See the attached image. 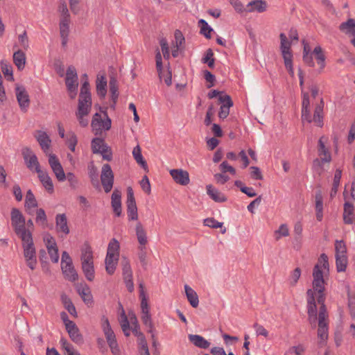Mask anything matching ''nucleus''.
<instances>
[{
    "instance_id": "nucleus-1",
    "label": "nucleus",
    "mask_w": 355,
    "mask_h": 355,
    "mask_svg": "<svg viewBox=\"0 0 355 355\" xmlns=\"http://www.w3.org/2000/svg\"><path fill=\"white\" fill-rule=\"evenodd\" d=\"M329 270L328 257L322 254L318 263L314 266L313 270L312 288L307 291V309L309 321L315 328L318 321L317 331L318 345L320 347L326 345L328 334V315L323 304L324 280V273Z\"/></svg>"
},
{
    "instance_id": "nucleus-2",
    "label": "nucleus",
    "mask_w": 355,
    "mask_h": 355,
    "mask_svg": "<svg viewBox=\"0 0 355 355\" xmlns=\"http://www.w3.org/2000/svg\"><path fill=\"white\" fill-rule=\"evenodd\" d=\"M83 78L84 80L80 87L76 116L79 124L82 127H86L89 124V114L92 106V99L87 75L84 74Z\"/></svg>"
},
{
    "instance_id": "nucleus-3",
    "label": "nucleus",
    "mask_w": 355,
    "mask_h": 355,
    "mask_svg": "<svg viewBox=\"0 0 355 355\" xmlns=\"http://www.w3.org/2000/svg\"><path fill=\"white\" fill-rule=\"evenodd\" d=\"M80 265L82 271L87 280L94 281L95 278V268L94 263V252L87 243H85L80 248Z\"/></svg>"
},
{
    "instance_id": "nucleus-4",
    "label": "nucleus",
    "mask_w": 355,
    "mask_h": 355,
    "mask_svg": "<svg viewBox=\"0 0 355 355\" xmlns=\"http://www.w3.org/2000/svg\"><path fill=\"white\" fill-rule=\"evenodd\" d=\"M328 139L326 137H321L318 141V154L319 158L314 159L313 168L318 174L324 171L322 165L329 164L331 161V155L329 147L327 146Z\"/></svg>"
},
{
    "instance_id": "nucleus-5",
    "label": "nucleus",
    "mask_w": 355,
    "mask_h": 355,
    "mask_svg": "<svg viewBox=\"0 0 355 355\" xmlns=\"http://www.w3.org/2000/svg\"><path fill=\"white\" fill-rule=\"evenodd\" d=\"M19 238L22 241L24 256L26 259L27 266L31 270H34L37 263V260L36 251L34 246L32 234H26V236Z\"/></svg>"
},
{
    "instance_id": "nucleus-6",
    "label": "nucleus",
    "mask_w": 355,
    "mask_h": 355,
    "mask_svg": "<svg viewBox=\"0 0 355 355\" xmlns=\"http://www.w3.org/2000/svg\"><path fill=\"white\" fill-rule=\"evenodd\" d=\"M21 154L27 168L31 171L37 173L42 184L44 185V175L40 169L36 155L28 147H24L21 149Z\"/></svg>"
},
{
    "instance_id": "nucleus-7",
    "label": "nucleus",
    "mask_w": 355,
    "mask_h": 355,
    "mask_svg": "<svg viewBox=\"0 0 355 355\" xmlns=\"http://www.w3.org/2000/svg\"><path fill=\"white\" fill-rule=\"evenodd\" d=\"M60 267L64 279L71 282L78 280V272L73 266L71 256L67 251L62 252Z\"/></svg>"
},
{
    "instance_id": "nucleus-8",
    "label": "nucleus",
    "mask_w": 355,
    "mask_h": 355,
    "mask_svg": "<svg viewBox=\"0 0 355 355\" xmlns=\"http://www.w3.org/2000/svg\"><path fill=\"white\" fill-rule=\"evenodd\" d=\"M119 322L125 336H130V330H132L134 334H139V332H141L137 317L132 312H129L127 316L124 310H122Z\"/></svg>"
},
{
    "instance_id": "nucleus-9",
    "label": "nucleus",
    "mask_w": 355,
    "mask_h": 355,
    "mask_svg": "<svg viewBox=\"0 0 355 355\" xmlns=\"http://www.w3.org/2000/svg\"><path fill=\"white\" fill-rule=\"evenodd\" d=\"M281 45L280 50L284 62L286 69L291 77H294V69L293 66V54L291 51V42L284 33L280 35Z\"/></svg>"
},
{
    "instance_id": "nucleus-10",
    "label": "nucleus",
    "mask_w": 355,
    "mask_h": 355,
    "mask_svg": "<svg viewBox=\"0 0 355 355\" xmlns=\"http://www.w3.org/2000/svg\"><path fill=\"white\" fill-rule=\"evenodd\" d=\"M65 85L69 98L74 99L78 93V78L77 71L73 66H69L67 69Z\"/></svg>"
},
{
    "instance_id": "nucleus-11",
    "label": "nucleus",
    "mask_w": 355,
    "mask_h": 355,
    "mask_svg": "<svg viewBox=\"0 0 355 355\" xmlns=\"http://www.w3.org/2000/svg\"><path fill=\"white\" fill-rule=\"evenodd\" d=\"M11 223L15 234L19 237L31 234V232L26 228V221L24 216L17 208H13L11 211Z\"/></svg>"
},
{
    "instance_id": "nucleus-12",
    "label": "nucleus",
    "mask_w": 355,
    "mask_h": 355,
    "mask_svg": "<svg viewBox=\"0 0 355 355\" xmlns=\"http://www.w3.org/2000/svg\"><path fill=\"white\" fill-rule=\"evenodd\" d=\"M25 207L26 211L30 215H33L36 212V220L37 223L43 224L44 221V210L43 209H37V202L31 190H28L25 198Z\"/></svg>"
},
{
    "instance_id": "nucleus-13",
    "label": "nucleus",
    "mask_w": 355,
    "mask_h": 355,
    "mask_svg": "<svg viewBox=\"0 0 355 355\" xmlns=\"http://www.w3.org/2000/svg\"><path fill=\"white\" fill-rule=\"evenodd\" d=\"M101 326L105 334L107 343L111 349L113 355H121V351L119 347L115 334L111 328L110 322L106 318H103Z\"/></svg>"
},
{
    "instance_id": "nucleus-14",
    "label": "nucleus",
    "mask_w": 355,
    "mask_h": 355,
    "mask_svg": "<svg viewBox=\"0 0 355 355\" xmlns=\"http://www.w3.org/2000/svg\"><path fill=\"white\" fill-rule=\"evenodd\" d=\"M48 162L58 180L60 182L66 180L65 173L59 158L54 154H49Z\"/></svg>"
},
{
    "instance_id": "nucleus-15",
    "label": "nucleus",
    "mask_w": 355,
    "mask_h": 355,
    "mask_svg": "<svg viewBox=\"0 0 355 355\" xmlns=\"http://www.w3.org/2000/svg\"><path fill=\"white\" fill-rule=\"evenodd\" d=\"M101 180L105 191L110 192L113 187L114 174L110 166L107 164L102 167Z\"/></svg>"
},
{
    "instance_id": "nucleus-16",
    "label": "nucleus",
    "mask_w": 355,
    "mask_h": 355,
    "mask_svg": "<svg viewBox=\"0 0 355 355\" xmlns=\"http://www.w3.org/2000/svg\"><path fill=\"white\" fill-rule=\"evenodd\" d=\"M127 214L129 220H137L138 219L137 207L134 197L133 190L131 187L127 189Z\"/></svg>"
},
{
    "instance_id": "nucleus-17",
    "label": "nucleus",
    "mask_w": 355,
    "mask_h": 355,
    "mask_svg": "<svg viewBox=\"0 0 355 355\" xmlns=\"http://www.w3.org/2000/svg\"><path fill=\"white\" fill-rule=\"evenodd\" d=\"M92 150L94 153L101 154L107 160H110L112 157L111 151L102 139L94 138L92 139Z\"/></svg>"
},
{
    "instance_id": "nucleus-18",
    "label": "nucleus",
    "mask_w": 355,
    "mask_h": 355,
    "mask_svg": "<svg viewBox=\"0 0 355 355\" xmlns=\"http://www.w3.org/2000/svg\"><path fill=\"white\" fill-rule=\"evenodd\" d=\"M70 17L68 15L62 16L60 21V35L61 37L62 46L65 49L69 42L70 32Z\"/></svg>"
},
{
    "instance_id": "nucleus-19",
    "label": "nucleus",
    "mask_w": 355,
    "mask_h": 355,
    "mask_svg": "<svg viewBox=\"0 0 355 355\" xmlns=\"http://www.w3.org/2000/svg\"><path fill=\"white\" fill-rule=\"evenodd\" d=\"M58 130L60 137L64 139L66 145L71 152L74 153L78 143V138L75 132L69 131L65 134L64 128L60 123L58 124Z\"/></svg>"
},
{
    "instance_id": "nucleus-20",
    "label": "nucleus",
    "mask_w": 355,
    "mask_h": 355,
    "mask_svg": "<svg viewBox=\"0 0 355 355\" xmlns=\"http://www.w3.org/2000/svg\"><path fill=\"white\" fill-rule=\"evenodd\" d=\"M46 248L51 261L57 263L60 259L58 247L55 239L49 234H46Z\"/></svg>"
},
{
    "instance_id": "nucleus-21",
    "label": "nucleus",
    "mask_w": 355,
    "mask_h": 355,
    "mask_svg": "<svg viewBox=\"0 0 355 355\" xmlns=\"http://www.w3.org/2000/svg\"><path fill=\"white\" fill-rule=\"evenodd\" d=\"M173 181L181 186H187L190 182L189 173L182 168H174L169 171Z\"/></svg>"
},
{
    "instance_id": "nucleus-22",
    "label": "nucleus",
    "mask_w": 355,
    "mask_h": 355,
    "mask_svg": "<svg viewBox=\"0 0 355 355\" xmlns=\"http://www.w3.org/2000/svg\"><path fill=\"white\" fill-rule=\"evenodd\" d=\"M15 94L19 105V107L23 112H26L29 107L30 100L28 94L24 86L17 85L15 87Z\"/></svg>"
},
{
    "instance_id": "nucleus-23",
    "label": "nucleus",
    "mask_w": 355,
    "mask_h": 355,
    "mask_svg": "<svg viewBox=\"0 0 355 355\" xmlns=\"http://www.w3.org/2000/svg\"><path fill=\"white\" fill-rule=\"evenodd\" d=\"M219 102L221 103V106L218 112V117L220 120H224L230 114V109L233 106V102L227 94H221Z\"/></svg>"
},
{
    "instance_id": "nucleus-24",
    "label": "nucleus",
    "mask_w": 355,
    "mask_h": 355,
    "mask_svg": "<svg viewBox=\"0 0 355 355\" xmlns=\"http://www.w3.org/2000/svg\"><path fill=\"white\" fill-rule=\"evenodd\" d=\"M55 230L56 232L64 237L69 234V227L68 226L67 218L64 214H59L55 216Z\"/></svg>"
},
{
    "instance_id": "nucleus-25",
    "label": "nucleus",
    "mask_w": 355,
    "mask_h": 355,
    "mask_svg": "<svg viewBox=\"0 0 355 355\" xmlns=\"http://www.w3.org/2000/svg\"><path fill=\"white\" fill-rule=\"evenodd\" d=\"M267 3L263 0H252L250 1L245 6V12L246 13H252V12H257L261 13L266 10Z\"/></svg>"
},
{
    "instance_id": "nucleus-26",
    "label": "nucleus",
    "mask_w": 355,
    "mask_h": 355,
    "mask_svg": "<svg viewBox=\"0 0 355 355\" xmlns=\"http://www.w3.org/2000/svg\"><path fill=\"white\" fill-rule=\"evenodd\" d=\"M302 121L311 123V115L310 112V101L308 93L302 91Z\"/></svg>"
},
{
    "instance_id": "nucleus-27",
    "label": "nucleus",
    "mask_w": 355,
    "mask_h": 355,
    "mask_svg": "<svg viewBox=\"0 0 355 355\" xmlns=\"http://www.w3.org/2000/svg\"><path fill=\"white\" fill-rule=\"evenodd\" d=\"M77 291L83 302L88 306L93 303V297L89 287L85 283H80L76 287Z\"/></svg>"
},
{
    "instance_id": "nucleus-28",
    "label": "nucleus",
    "mask_w": 355,
    "mask_h": 355,
    "mask_svg": "<svg viewBox=\"0 0 355 355\" xmlns=\"http://www.w3.org/2000/svg\"><path fill=\"white\" fill-rule=\"evenodd\" d=\"M135 234L139 243V250L143 251L148 243V238L144 227L141 222H137L135 226Z\"/></svg>"
},
{
    "instance_id": "nucleus-29",
    "label": "nucleus",
    "mask_w": 355,
    "mask_h": 355,
    "mask_svg": "<svg viewBox=\"0 0 355 355\" xmlns=\"http://www.w3.org/2000/svg\"><path fill=\"white\" fill-rule=\"evenodd\" d=\"M339 28L343 33L354 37L351 42L355 47V20L349 19L347 21L341 23Z\"/></svg>"
},
{
    "instance_id": "nucleus-30",
    "label": "nucleus",
    "mask_w": 355,
    "mask_h": 355,
    "mask_svg": "<svg viewBox=\"0 0 355 355\" xmlns=\"http://www.w3.org/2000/svg\"><path fill=\"white\" fill-rule=\"evenodd\" d=\"M207 195L216 202H224L227 200L225 196L220 192L218 189L215 188L211 184L206 186Z\"/></svg>"
},
{
    "instance_id": "nucleus-31",
    "label": "nucleus",
    "mask_w": 355,
    "mask_h": 355,
    "mask_svg": "<svg viewBox=\"0 0 355 355\" xmlns=\"http://www.w3.org/2000/svg\"><path fill=\"white\" fill-rule=\"evenodd\" d=\"M174 37V41L172 44V55L175 58L178 55L179 51L184 42V37L180 31L176 30Z\"/></svg>"
},
{
    "instance_id": "nucleus-32",
    "label": "nucleus",
    "mask_w": 355,
    "mask_h": 355,
    "mask_svg": "<svg viewBox=\"0 0 355 355\" xmlns=\"http://www.w3.org/2000/svg\"><path fill=\"white\" fill-rule=\"evenodd\" d=\"M319 66V72H322L326 66V57L320 46H317L314 48L312 53Z\"/></svg>"
},
{
    "instance_id": "nucleus-33",
    "label": "nucleus",
    "mask_w": 355,
    "mask_h": 355,
    "mask_svg": "<svg viewBox=\"0 0 355 355\" xmlns=\"http://www.w3.org/2000/svg\"><path fill=\"white\" fill-rule=\"evenodd\" d=\"M67 324L65 327L71 340L76 343H81L82 336L79 334V330L76 324L71 320H67Z\"/></svg>"
},
{
    "instance_id": "nucleus-34",
    "label": "nucleus",
    "mask_w": 355,
    "mask_h": 355,
    "mask_svg": "<svg viewBox=\"0 0 355 355\" xmlns=\"http://www.w3.org/2000/svg\"><path fill=\"white\" fill-rule=\"evenodd\" d=\"M188 338L189 341L197 347L201 349H207L210 346V343L202 336L197 334H189Z\"/></svg>"
},
{
    "instance_id": "nucleus-35",
    "label": "nucleus",
    "mask_w": 355,
    "mask_h": 355,
    "mask_svg": "<svg viewBox=\"0 0 355 355\" xmlns=\"http://www.w3.org/2000/svg\"><path fill=\"white\" fill-rule=\"evenodd\" d=\"M187 298L193 308H196L199 304V299L196 292L189 285L185 284L184 286Z\"/></svg>"
},
{
    "instance_id": "nucleus-36",
    "label": "nucleus",
    "mask_w": 355,
    "mask_h": 355,
    "mask_svg": "<svg viewBox=\"0 0 355 355\" xmlns=\"http://www.w3.org/2000/svg\"><path fill=\"white\" fill-rule=\"evenodd\" d=\"M112 207L116 216L121 214V193L114 190L112 194Z\"/></svg>"
},
{
    "instance_id": "nucleus-37",
    "label": "nucleus",
    "mask_w": 355,
    "mask_h": 355,
    "mask_svg": "<svg viewBox=\"0 0 355 355\" xmlns=\"http://www.w3.org/2000/svg\"><path fill=\"white\" fill-rule=\"evenodd\" d=\"M96 86L97 94L104 98L107 94V79L104 75H98Z\"/></svg>"
},
{
    "instance_id": "nucleus-38",
    "label": "nucleus",
    "mask_w": 355,
    "mask_h": 355,
    "mask_svg": "<svg viewBox=\"0 0 355 355\" xmlns=\"http://www.w3.org/2000/svg\"><path fill=\"white\" fill-rule=\"evenodd\" d=\"M354 208L352 204L346 202L344 205L343 220L346 224H352L354 221Z\"/></svg>"
},
{
    "instance_id": "nucleus-39",
    "label": "nucleus",
    "mask_w": 355,
    "mask_h": 355,
    "mask_svg": "<svg viewBox=\"0 0 355 355\" xmlns=\"http://www.w3.org/2000/svg\"><path fill=\"white\" fill-rule=\"evenodd\" d=\"M120 243L116 239H112L108 243L106 257L119 258Z\"/></svg>"
},
{
    "instance_id": "nucleus-40",
    "label": "nucleus",
    "mask_w": 355,
    "mask_h": 355,
    "mask_svg": "<svg viewBox=\"0 0 355 355\" xmlns=\"http://www.w3.org/2000/svg\"><path fill=\"white\" fill-rule=\"evenodd\" d=\"M26 60V55L23 51L17 50L13 53V62L18 70H22L24 68Z\"/></svg>"
},
{
    "instance_id": "nucleus-41",
    "label": "nucleus",
    "mask_w": 355,
    "mask_h": 355,
    "mask_svg": "<svg viewBox=\"0 0 355 355\" xmlns=\"http://www.w3.org/2000/svg\"><path fill=\"white\" fill-rule=\"evenodd\" d=\"M119 258L106 257L105 259V270L107 274L113 275L116 269Z\"/></svg>"
},
{
    "instance_id": "nucleus-42",
    "label": "nucleus",
    "mask_w": 355,
    "mask_h": 355,
    "mask_svg": "<svg viewBox=\"0 0 355 355\" xmlns=\"http://www.w3.org/2000/svg\"><path fill=\"white\" fill-rule=\"evenodd\" d=\"M290 234V230L288 224L282 223L274 232V237L276 241H279L283 237H287Z\"/></svg>"
},
{
    "instance_id": "nucleus-43",
    "label": "nucleus",
    "mask_w": 355,
    "mask_h": 355,
    "mask_svg": "<svg viewBox=\"0 0 355 355\" xmlns=\"http://www.w3.org/2000/svg\"><path fill=\"white\" fill-rule=\"evenodd\" d=\"M132 156L137 163L139 164L143 168L146 169L148 168L146 162L145 161L141 154V149L139 145L133 148Z\"/></svg>"
},
{
    "instance_id": "nucleus-44",
    "label": "nucleus",
    "mask_w": 355,
    "mask_h": 355,
    "mask_svg": "<svg viewBox=\"0 0 355 355\" xmlns=\"http://www.w3.org/2000/svg\"><path fill=\"white\" fill-rule=\"evenodd\" d=\"M121 266L122 268V273L123 277H131L132 276V271L130 266V260L125 256H123L121 261Z\"/></svg>"
},
{
    "instance_id": "nucleus-45",
    "label": "nucleus",
    "mask_w": 355,
    "mask_h": 355,
    "mask_svg": "<svg viewBox=\"0 0 355 355\" xmlns=\"http://www.w3.org/2000/svg\"><path fill=\"white\" fill-rule=\"evenodd\" d=\"M1 68L2 73H3L5 78L9 80L12 81L14 80L12 75V67L6 60H2L1 61Z\"/></svg>"
},
{
    "instance_id": "nucleus-46",
    "label": "nucleus",
    "mask_w": 355,
    "mask_h": 355,
    "mask_svg": "<svg viewBox=\"0 0 355 355\" xmlns=\"http://www.w3.org/2000/svg\"><path fill=\"white\" fill-rule=\"evenodd\" d=\"M62 302L64 304V308L68 312L73 316L77 317V312L74 305L71 301L70 298L65 295H62L61 297Z\"/></svg>"
},
{
    "instance_id": "nucleus-47",
    "label": "nucleus",
    "mask_w": 355,
    "mask_h": 355,
    "mask_svg": "<svg viewBox=\"0 0 355 355\" xmlns=\"http://www.w3.org/2000/svg\"><path fill=\"white\" fill-rule=\"evenodd\" d=\"M335 257L337 271L339 272L345 271L348 262L347 256L337 255Z\"/></svg>"
},
{
    "instance_id": "nucleus-48",
    "label": "nucleus",
    "mask_w": 355,
    "mask_h": 355,
    "mask_svg": "<svg viewBox=\"0 0 355 355\" xmlns=\"http://www.w3.org/2000/svg\"><path fill=\"white\" fill-rule=\"evenodd\" d=\"M311 122H313L317 126L322 127L323 125L322 109L320 106L315 107L313 117L311 116Z\"/></svg>"
},
{
    "instance_id": "nucleus-49",
    "label": "nucleus",
    "mask_w": 355,
    "mask_h": 355,
    "mask_svg": "<svg viewBox=\"0 0 355 355\" xmlns=\"http://www.w3.org/2000/svg\"><path fill=\"white\" fill-rule=\"evenodd\" d=\"M60 344L66 355H80L66 339L62 338L60 340Z\"/></svg>"
},
{
    "instance_id": "nucleus-50",
    "label": "nucleus",
    "mask_w": 355,
    "mask_h": 355,
    "mask_svg": "<svg viewBox=\"0 0 355 355\" xmlns=\"http://www.w3.org/2000/svg\"><path fill=\"white\" fill-rule=\"evenodd\" d=\"M300 276H301V270L300 268H296L295 270H293L288 278V283L289 284V286L293 287V286H295L299 279L300 278Z\"/></svg>"
},
{
    "instance_id": "nucleus-51",
    "label": "nucleus",
    "mask_w": 355,
    "mask_h": 355,
    "mask_svg": "<svg viewBox=\"0 0 355 355\" xmlns=\"http://www.w3.org/2000/svg\"><path fill=\"white\" fill-rule=\"evenodd\" d=\"M347 256V246L343 240L335 241V256Z\"/></svg>"
},
{
    "instance_id": "nucleus-52",
    "label": "nucleus",
    "mask_w": 355,
    "mask_h": 355,
    "mask_svg": "<svg viewBox=\"0 0 355 355\" xmlns=\"http://www.w3.org/2000/svg\"><path fill=\"white\" fill-rule=\"evenodd\" d=\"M109 86L111 98L113 103L115 104L119 96L116 80L114 78L110 79Z\"/></svg>"
},
{
    "instance_id": "nucleus-53",
    "label": "nucleus",
    "mask_w": 355,
    "mask_h": 355,
    "mask_svg": "<svg viewBox=\"0 0 355 355\" xmlns=\"http://www.w3.org/2000/svg\"><path fill=\"white\" fill-rule=\"evenodd\" d=\"M199 24L200 25V33L206 37L211 38V33L213 31V29L207 22L204 19L199 20Z\"/></svg>"
},
{
    "instance_id": "nucleus-54",
    "label": "nucleus",
    "mask_w": 355,
    "mask_h": 355,
    "mask_svg": "<svg viewBox=\"0 0 355 355\" xmlns=\"http://www.w3.org/2000/svg\"><path fill=\"white\" fill-rule=\"evenodd\" d=\"M136 336L138 337V344L139 345V352L140 354H143L145 353H148V347L147 345V343L146 341V339L141 332H139V334H135Z\"/></svg>"
},
{
    "instance_id": "nucleus-55",
    "label": "nucleus",
    "mask_w": 355,
    "mask_h": 355,
    "mask_svg": "<svg viewBox=\"0 0 355 355\" xmlns=\"http://www.w3.org/2000/svg\"><path fill=\"white\" fill-rule=\"evenodd\" d=\"M253 328L255 331V334L257 336H263L266 338H268L269 331L263 325L255 322L253 324Z\"/></svg>"
},
{
    "instance_id": "nucleus-56",
    "label": "nucleus",
    "mask_w": 355,
    "mask_h": 355,
    "mask_svg": "<svg viewBox=\"0 0 355 355\" xmlns=\"http://www.w3.org/2000/svg\"><path fill=\"white\" fill-rule=\"evenodd\" d=\"M141 320L145 326L150 329V331L153 329V322L151 320V315L149 311H141Z\"/></svg>"
},
{
    "instance_id": "nucleus-57",
    "label": "nucleus",
    "mask_w": 355,
    "mask_h": 355,
    "mask_svg": "<svg viewBox=\"0 0 355 355\" xmlns=\"http://www.w3.org/2000/svg\"><path fill=\"white\" fill-rule=\"evenodd\" d=\"M203 63L207 64L209 67L214 65V53L211 49L207 50L204 57L202 59Z\"/></svg>"
},
{
    "instance_id": "nucleus-58",
    "label": "nucleus",
    "mask_w": 355,
    "mask_h": 355,
    "mask_svg": "<svg viewBox=\"0 0 355 355\" xmlns=\"http://www.w3.org/2000/svg\"><path fill=\"white\" fill-rule=\"evenodd\" d=\"M230 3L236 12L241 15L245 14V6L240 0H230Z\"/></svg>"
},
{
    "instance_id": "nucleus-59",
    "label": "nucleus",
    "mask_w": 355,
    "mask_h": 355,
    "mask_svg": "<svg viewBox=\"0 0 355 355\" xmlns=\"http://www.w3.org/2000/svg\"><path fill=\"white\" fill-rule=\"evenodd\" d=\"M103 120L104 119H101V116L98 113H96L93 116L91 123L92 129L95 131H99Z\"/></svg>"
},
{
    "instance_id": "nucleus-60",
    "label": "nucleus",
    "mask_w": 355,
    "mask_h": 355,
    "mask_svg": "<svg viewBox=\"0 0 355 355\" xmlns=\"http://www.w3.org/2000/svg\"><path fill=\"white\" fill-rule=\"evenodd\" d=\"M159 44L164 58L168 60L170 58V51L167 40L165 38L160 39Z\"/></svg>"
},
{
    "instance_id": "nucleus-61",
    "label": "nucleus",
    "mask_w": 355,
    "mask_h": 355,
    "mask_svg": "<svg viewBox=\"0 0 355 355\" xmlns=\"http://www.w3.org/2000/svg\"><path fill=\"white\" fill-rule=\"evenodd\" d=\"M155 60H156V68L158 73V75L159 76V78H163V66H162V58L161 53L159 51H157L156 52L155 55Z\"/></svg>"
},
{
    "instance_id": "nucleus-62",
    "label": "nucleus",
    "mask_w": 355,
    "mask_h": 355,
    "mask_svg": "<svg viewBox=\"0 0 355 355\" xmlns=\"http://www.w3.org/2000/svg\"><path fill=\"white\" fill-rule=\"evenodd\" d=\"M203 223L205 226L215 229L220 228L223 225V223L218 222L213 218H207L205 219Z\"/></svg>"
},
{
    "instance_id": "nucleus-63",
    "label": "nucleus",
    "mask_w": 355,
    "mask_h": 355,
    "mask_svg": "<svg viewBox=\"0 0 355 355\" xmlns=\"http://www.w3.org/2000/svg\"><path fill=\"white\" fill-rule=\"evenodd\" d=\"M140 185L144 192H146L148 194H149L150 193V191H151L150 184L148 177L146 175L143 177L142 180L140 182Z\"/></svg>"
},
{
    "instance_id": "nucleus-64",
    "label": "nucleus",
    "mask_w": 355,
    "mask_h": 355,
    "mask_svg": "<svg viewBox=\"0 0 355 355\" xmlns=\"http://www.w3.org/2000/svg\"><path fill=\"white\" fill-rule=\"evenodd\" d=\"M220 169L223 173L230 172L232 175L236 174V170L234 167L230 166L226 161L223 162L220 164Z\"/></svg>"
}]
</instances>
